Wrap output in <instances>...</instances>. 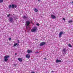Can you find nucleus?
<instances>
[{
  "label": "nucleus",
  "instance_id": "f257e3e1",
  "mask_svg": "<svg viewBox=\"0 0 73 73\" xmlns=\"http://www.w3.org/2000/svg\"><path fill=\"white\" fill-rule=\"evenodd\" d=\"M29 24H30V22L28 21H26V25L27 26L26 27V29H28V28H30L29 27H28V25H29Z\"/></svg>",
  "mask_w": 73,
  "mask_h": 73
},
{
  "label": "nucleus",
  "instance_id": "f03ea898",
  "mask_svg": "<svg viewBox=\"0 0 73 73\" xmlns=\"http://www.w3.org/2000/svg\"><path fill=\"white\" fill-rule=\"evenodd\" d=\"M12 7L13 8H17V6L16 5L13 4L12 5H10L9 6V8L10 9Z\"/></svg>",
  "mask_w": 73,
  "mask_h": 73
},
{
  "label": "nucleus",
  "instance_id": "7ed1b4c3",
  "mask_svg": "<svg viewBox=\"0 0 73 73\" xmlns=\"http://www.w3.org/2000/svg\"><path fill=\"white\" fill-rule=\"evenodd\" d=\"M9 56L6 55L5 56L4 58V59H4L3 60L7 62V61H8V58H9Z\"/></svg>",
  "mask_w": 73,
  "mask_h": 73
},
{
  "label": "nucleus",
  "instance_id": "20e7f679",
  "mask_svg": "<svg viewBox=\"0 0 73 73\" xmlns=\"http://www.w3.org/2000/svg\"><path fill=\"white\" fill-rule=\"evenodd\" d=\"M37 30V27H34V28L32 29L31 30V32H36Z\"/></svg>",
  "mask_w": 73,
  "mask_h": 73
},
{
  "label": "nucleus",
  "instance_id": "39448f33",
  "mask_svg": "<svg viewBox=\"0 0 73 73\" xmlns=\"http://www.w3.org/2000/svg\"><path fill=\"white\" fill-rule=\"evenodd\" d=\"M9 20L10 22H11V23H13L14 22L13 21V19L12 17H10L9 19Z\"/></svg>",
  "mask_w": 73,
  "mask_h": 73
},
{
  "label": "nucleus",
  "instance_id": "423d86ee",
  "mask_svg": "<svg viewBox=\"0 0 73 73\" xmlns=\"http://www.w3.org/2000/svg\"><path fill=\"white\" fill-rule=\"evenodd\" d=\"M66 48H64L63 49L62 53L64 54H65L66 53Z\"/></svg>",
  "mask_w": 73,
  "mask_h": 73
},
{
  "label": "nucleus",
  "instance_id": "0eeeda50",
  "mask_svg": "<svg viewBox=\"0 0 73 73\" xmlns=\"http://www.w3.org/2000/svg\"><path fill=\"white\" fill-rule=\"evenodd\" d=\"M51 17L52 19H56V17L55 16L52 15H51Z\"/></svg>",
  "mask_w": 73,
  "mask_h": 73
},
{
  "label": "nucleus",
  "instance_id": "6e6552de",
  "mask_svg": "<svg viewBox=\"0 0 73 73\" xmlns=\"http://www.w3.org/2000/svg\"><path fill=\"white\" fill-rule=\"evenodd\" d=\"M45 42H42L40 44V46H42V45H45Z\"/></svg>",
  "mask_w": 73,
  "mask_h": 73
},
{
  "label": "nucleus",
  "instance_id": "1a4fd4ad",
  "mask_svg": "<svg viewBox=\"0 0 73 73\" xmlns=\"http://www.w3.org/2000/svg\"><path fill=\"white\" fill-rule=\"evenodd\" d=\"M62 34H63V32L61 31L60 32L59 34V37H60L62 35Z\"/></svg>",
  "mask_w": 73,
  "mask_h": 73
},
{
  "label": "nucleus",
  "instance_id": "9d476101",
  "mask_svg": "<svg viewBox=\"0 0 73 73\" xmlns=\"http://www.w3.org/2000/svg\"><path fill=\"white\" fill-rule=\"evenodd\" d=\"M56 63H58V62H61V60H58V59H57L56 60Z\"/></svg>",
  "mask_w": 73,
  "mask_h": 73
},
{
  "label": "nucleus",
  "instance_id": "9b49d317",
  "mask_svg": "<svg viewBox=\"0 0 73 73\" xmlns=\"http://www.w3.org/2000/svg\"><path fill=\"white\" fill-rule=\"evenodd\" d=\"M26 57L27 58H29L30 57V55L29 54H27L26 55Z\"/></svg>",
  "mask_w": 73,
  "mask_h": 73
},
{
  "label": "nucleus",
  "instance_id": "f8f14e48",
  "mask_svg": "<svg viewBox=\"0 0 73 73\" xmlns=\"http://www.w3.org/2000/svg\"><path fill=\"white\" fill-rule=\"evenodd\" d=\"M32 52V50H27V53H31Z\"/></svg>",
  "mask_w": 73,
  "mask_h": 73
},
{
  "label": "nucleus",
  "instance_id": "ddd939ff",
  "mask_svg": "<svg viewBox=\"0 0 73 73\" xmlns=\"http://www.w3.org/2000/svg\"><path fill=\"white\" fill-rule=\"evenodd\" d=\"M18 60H19V61H20V62H21V61H23V60H22V58H18Z\"/></svg>",
  "mask_w": 73,
  "mask_h": 73
},
{
  "label": "nucleus",
  "instance_id": "4468645a",
  "mask_svg": "<svg viewBox=\"0 0 73 73\" xmlns=\"http://www.w3.org/2000/svg\"><path fill=\"white\" fill-rule=\"evenodd\" d=\"M34 11L36 12H37V11H38L37 9L36 8L34 9Z\"/></svg>",
  "mask_w": 73,
  "mask_h": 73
},
{
  "label": "nucleus",
  "instance_id": "2eb2a0df",
  "mask_svg": "<svg viewBox=\"0 0 73 73\" xmlns=\"http://www.w3.org/2000/svg\"><path fill=\"white\" fill-rule=\"evenodd\" d=\"M18 44L17 43H15L14 44V45L13 46H16V45H17Z\"/></svg>",
  "mask_w": 73,
  "mask_h": 73
},
{
  "label": "nucleus",
  "instance_id": "dca6fc26",
  "mask_svg": "<svg viewBox=\"0 0 73 73\" xmlns=\"http://www.w3.org/2000/svg\"><path fill=\"white\" fill-rule=\"evenodd\" d=\"M68 46H69V47H70V48H72V45H71L70 44H68Z\"/></svg>",
  "mask_w": 73,
  "mask_h": 73
},
{
  "label": "nucleus",
  "instance_id": "f3484780",
  "mask_svg": "<svg viewBox=\"0 0 73 73\" xmlns=\"http://www.w3.org/2000/svg\"><path fill=\"white\" fill-rule=\"evenodd\" d=\"M72 22H73V21H72V20H70L68 21V22L69 23H72Z\"/></svg>",
  "mask_w": 73,
  "mask_h": 73
},
{
  "label": "nucleus",
  "instance_id": "a211bd4d",
  "mask_svg": "<svg viewBox=\"0 0 73 73\" xmlns=\"http://www.w3.org/2000/svg\"><path fill=\"white\" fill-rule=\"evenodd\" d=\"M3 0H0V3H3Z\"/></svg>",
  "mask_w": 73,
  "mask_h": 73
},
{
  "label": "nucleus",
  "instance_id": "6ab92c4d",
  "mask_svg": "<svg viewBox=\"0 0 73 73\" xmlns=\"http://www.w3.org/2000/svg\"><path fill=\"white\" fill-rule=\"evenodd\" d=\"M11 15L10 14H9V15H7V16L8 17H9V16Z\"/></svg>",
  "mask_w": 73,
  "mask_h": 73
},
{
  "label": "nucleus",
  "instance_id": "aec40b11",
  "mask_svg": "<svg viewBox=\"0 0 73 73\" xmlns=\"http://www.w3.org/2000/svg\"><path fill=\"white\" fill-rule=\"evenodd\" d=\"M23 18L24 19H26V18H27V17H25V16H24Z\"/></svg>",
  "mask_w": 73,
  "mask_h": 73
},
{
  "label": "nucleus",
  "instance_id": "412c9836",
  "mask_svg": "<svg viewBox=\"0 0 73 73\" xmlns=\"http://www.w3.org/2000/svg\"><path fill=\"white\" fill-rule=\"evenodd\" d=\"M9 40H11V38H9Z\"/></svg>",
  "mask_w": 73,
  "mask_h": 73
},
{
  "label": "nucleus",
  "instance_id": "4be33fe9",
  "mask_svg": "<svg viewBox=\"0 0 73 73\" xmlns=\"http://www.w3.org/2000/svg\"><path fill=\"white\" fill-rule=\"evenodd\" d=\"M38 51H37L36 52H35V53H38Z\"/></svg>",
  "mask_w": 73,
  "mask_h": 73
},
{
  "label": "nucleus",
  "instance_id": "5701e85b",
  "mask_svg": "<svg viewBox=\"0 0 73 73\" xmlns=\"http://www.w3.org/2000/svg\"><path fill=\"white\" fill-rule=\"evenodd\" d=\"M17 41H18V43H19L20 42H19V40H18Z\"/></svg>",
  "mask_w": 73,
  "mask_h": 73
},
{
  "label": "nucleus",
  "instance_id": "b1692460",
  "mask_svg": "<svg viewBox=\"0 0 73 73\" xmlns=\"http://www.w3.org/2000/svg\"><path fill=\"white\" fill-rule=\"evenodd\" d=\"M63 20H64V21H65V19L64 18H63Z\"/></svg>",
  "mask_w": 73,
  "mask_h": 73
},
{
  "label": "nucleus",
  "instance_id": "393cba45",
  "mask_svg": "<svg viewBox=\"0 0 73 73\" xmlns=\"http://www.w3.org/2000/svg\"><path fill=\"white\" fill-rule=\"evenodd\" d=\"M36 25H37L38 26H39V25L38 24H36Z\"/></svg>",
  "mask_w": 73,
  "mask_h": 73
},
{
  "label": "nucleus",
  "instance_id": "a878e982",
  "mask_svg": "<svg viewBox=\"0 0 73 73\" xmlns=\"http://www.w3.org/2000/svg\"><path fill=\"white\" fill-rule=\"evenodd\" d=\"M31 73H35V72H33Z\"/></svg>",
  "mask_w": 73,
  "mask_h": 73
},
{
  "label": "nucleus",
  "instance_id": "bb28decb",
  "mask_svg": "<svg viewBox=\"0 0 73 73\" xmlns=\"http://www.w3.org/2000/svg\"><path fill=\"white\" fill-rule=\"evenodd\" d=\"M44 60H47V59H46V58H44Z\"/></svg>",
  "mask_w": 73,
  "mask_h": 73
},
{
  "label": "nucleus",
  "instance_id": "cd10ccee",
  "mask_svg": "<svg viewBox=\"0 0 73 73\" xmlns=\"http://www.w3.org/2000/svg\"><path fill=\"white\" fill-rule=\"evenodd\" d=\"M72 5H73V1L72 2Z\"/></svg>",
  "mask_w": 73,
  "mask_h": 73
},
{
  "label": "nucleus",
  "instance_id": "c85d7f7f",
  "mask_svg": "<svg viewBox=\"0 0 73 73\" xmlns=\"http://www.w3.org/2000/svg\"><path fill=\"white\" fill-rule=\"evenodd\" d=\"M15 55H17V53H15Z\"/></svg>",
  "mask_w": 73,
  "mask_h": 73
},
{
  "label": "nucleus",
  "instance_id": "c756f323",
  "mask_svg": "<svg viewBox=\"0 0 73 73\" xmlns=\"http://www.w3.org/2000/svg\"><path fill=\"white\" fill-rule=\"evenodd\" d=\"M51 72H53V71H52Z\"/></svg>",
  "mask_w": 73,
  "mask_h": 73
},
{
  "label": "nucleus",
  "instance_id": "7c9ffc66",
  "mask_svg": "<svg viewBox=\"0 0 73 73\" xmlns=\"http://www.w3.org/2000/svg\"><path fill=\"white\" fill-rule=\"evenodd\" d=\"M38 1H39V0H38Z\"/></svg>",
  "mask_w": 73,
  "mask_h": 73
}]
</instances>
